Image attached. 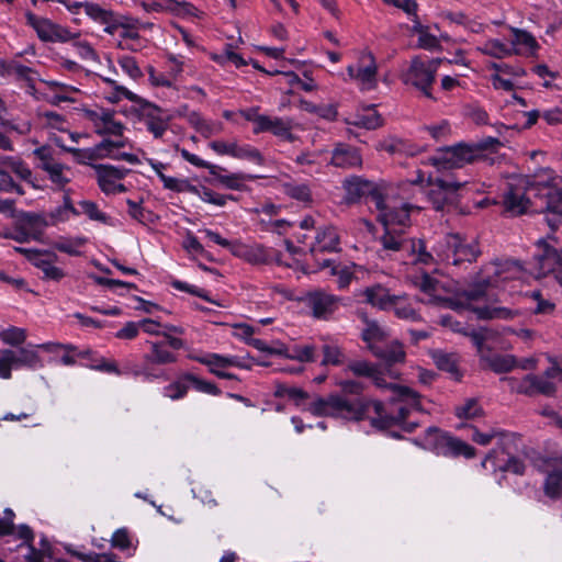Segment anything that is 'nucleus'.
<instances>
[{
	"instance_id": "obj_8",
	"label": "nucleus",
	"mask_w": 562,
	"mask_h": 562,
	"mask_svg": "<svg viewBox=\"0 0 562 562\" xmlns=\"http://www.w3.org/2000/svg\"><path fill=\"white\" fill-rule=\"evenodd\" d=\"M483 146L460 143L451 147H445L431 158L434 166L443 169L461 168L475 161L482 156Z\"/></svg>"
},
{
	"instance_id": "obj_25",
	"label": "nucleus",
	"mask_w": 562,
	"mask_h": 562,
	"mask_svg": "<svg viewBox=\"0 0 562 562\" xmlns=\"http://www.w3.org/2000/svg\"><path fill=\"white\" fill-rule=\"evenodd\" d=\"M304 300L317 318L326 317L336 308V297L323 291L308 292Z\"/></svg>"
},
{
	"instance_id": "obj_46",
	"label": "nucleus",
	"mask_w": 562,
	"mask_h": 562,
	"mask_svg": "<svg viewBox=\"0 0 562 562\" xmlns=\"http://www.w3.org/2000/svg\"><path fill=\"white\" fill-rule=\"evenodd\" d=\"M86 366L92 370L116 375L127 374L128 372L126 369H120L114 361H108L105 358L98 356L94 351Z\"/></svg>"
},
{
	"instance_id": "obj_30",
	"label": "nucleus",
	"mask_w": 562,
	"mask_h": 562,
	"mask_svg": "<svg viewBox=\"0 0 562 562\" xmlns=\"http://www.w3.org/2000/svg\"><path fill=\"white\" fill-rule=\"evenodd\" d=\"M364 301L380 310H391L392 303H396V295L381 284L367 288L362 293Z\"/></svg>"
},
{
	"instance_id": "obj_62",
	"label": "nucleus",
	"mask_w": 562,
	"mask_h": 562,
	"mask_svg": "<svg viewBox=\"0 0 562 562\" xmlns=\"http://www.w3.org/2000/svg\"><path fill=\"white\" fill-rule=\"evenodd\" d=\"M58 145L67 153L71 154L74 156V158L76 159L77 162L79 164H89L90 161L92 160H97L98 157H97V154L94 153V146L91 147V148H75V147H68V146H64V145H60L58 143Z\"/></svg>"
},
{
	"instance_id": "obj_41",
	"label": "nucleus",
	"mask_w": 562,
	"mask_h": 562,
	"mask_svg": "<svg viewBox=\"0 0 562 562\" xmlns=\"http://www.w3.org/2000/svg\"><path fill=\"white\" fill-rule=\"evenodd\" d=\"M151 351L145 355L144 359L149 363L167 364L177 360L176 355L170 352L162 342H149Z\"/></svg>"
},
{
	"instance_id": "obj_4",
	"label": "nucleus",
	"mask_w": 562,
	"mask_h": 562,
	"mask_svg": "<svg viewBox=\"0 0 562 562\" xmlns=\"http://www.w3.org/2000/svg\"><path fill=\"white\" fill-rule=\"evenodd\" d=\"M524 268L517 260L496 259L483 266L476 280L463 291L467 301L490 297L493 289L507 290V284L521 279Z\"/></svg>"
},
{
	"instance_id": "obj_63",
	"label": "nucleus",
	"mask_w": 562,
	"mask_h": 562,
	"mask_svg": "<svg viewBox=\"0 0 562 562\" xmlns=\"http://www.w3.org/2000/svg\"><path fill=\"white\" fill-rule=\"evenodd\" d=\"M79 206L81 209L80 214H86L90 220L106 223L108 222V215L99 210L98 205L88 200H83L79 202Z\"/></svg>"
},
{
	"instance_id": "obj_16",
	"label": "nucleus",
	"mask_w": 562,
	"mask_h": 562,
	"mask_svg": "<svg viewBox=\"0 0 562 562\" xmlns=\"http://www.w3.org/2000/svg\"><path fill=\"white\" fill-rule=\"evenodd\" d=\"M26 22L31 25L43 42H68L76 35L67 27L54 23L49 19L41 18L32 12L25 14Z\"/></svg>"
},
{
	"instance_id": "obj_29",
	"label": "nucleus",
	"mask_w": 562,
	"mask_h": 562,
	"mask_svg": "<svg viewBox=\"0 0 562 562\" xmlns=\"http://www.w3.org/2000/svg\"><path fill=\"white\" fill-rule=\"evenodd\" d=\"M345 121L348 125L366 130H375L382 125V119L374 109V105L363 108L362 110L350 114Z\"/></svg>"
},
{
	"instance_id": "obj_27",
	"label": "nucleus",
	"mask_w": 562,
	"mask_h": 562,
	"mask_svg": "<svg viewBox=\"0 0 562 562\" xmlns=\"http://www.w3.org/2000/svg\"><path fill=\"white\" fill-rule=\"evenodd\" d=\"M370 350L373 356L385 362L386 367H382L383 370L391 369L390 367L393 364L403 363L406 358L403 345L397 340L392 341L385 347L371 345Z\"/></svg>"
},
{
	"instance_id": "obj_39",
	"label": "nucleus",
	"mask_w": 562,
	"mask_h": 562,
	"mask_svg": "<svg viewBox=\"0 0 562 562\" xmlns=\"http://www.w3.org/2000/svg\"><path fill=\"white\" fill-rule=\"evenodd\" d=\"M457 243L458 234H448L441 237L434 246L435 256L432 255V257L435 261L431 265H434L437 260L449 263L451 255L450 250L451 248L456 247Z\"/></svg>"
},
{
	"instance_id": "obj_10",
	"label": "nucleus",
	"mask_w": 562,
	"mask_h": 562,
	"mask_svg": "<svg viewBox=\"0 0 562 562\" xmlns=\"http://www.w3.org/2000/svg\"><path fill=\"white\" fill-rule=\"evenodd\" d=\"M427 445L443 456H464L470 459L475 456V449L465 441L442 432L437 428L427 430Z\"/></svg>"
},
{
	"instance_id": "obj_55",
	"label": "nucleus",
	"mask_w": 562,
	"mask_h": 562,
	"mask_svg": "<svg viewBox=\"0 0 562 562\" xmlns=\"http://www.w3.org/2000/svg\"><path fill=\"white\" fill-rule=\"evenodd\" d=\"M234 158L249 160L257 165L263 164V158L260 151L247 144H237Z\"/></svg>"
},
{
	"instance_id": "obj_3",
	"label": "nucleus",
	"mask_w": 562,
	"mask_h": 562,
	"mask_svg": "<svg viewBox=\"0 0 562 562\" xmlns=\"http://www.w3.org/2000/svg\"><path fill=\"white\" fill-rule=\"evenodd\" d=\"M417 210L403 199L384 206L378 213V220L384 227L380 237L382 258H394L404 265L431 266L435 261L432 254L425 250L423 243L409 238L406 228L411 225L409 214Z\"/></svg>"
},
{
	"instance_id": "obj_2",
	"label": "nucleus",
	"mask_w": 562,
	"mask_h": 562,
	"mask_svg": "<svg viewBox=\"0 0 562 562\" xmlns=\"http://www.w3.org/2000/svg\"><path fill=\"white\" fill-rule=\"evenodd\" d=\"M504 206L513 215L546 213L548 225L557 227L562 222V177L543 169L533 176L513 178L504 195Z\"/></svg>"
},
{
	"instance_id": "obj_51",
	"label": "nucleus",
	"mask_w": 562,
	"mask_h": 562,
	"mask_svg": "<svg viewBox=\"0 0 562 562\" xmlns=\"http://www.w3.org/2000/svg\"><path fill=\"white\" fill-rule=\"evenodd\" d=\"M286 357L300 362H313L316 360V348L314 345L294 346L289 350Z\"/></svg>"
},
{
	"instance_id": "obj_26",
	"label": "nucleus",
	"mask_w": 562,
	"mask_h": 562,
	"mask_svg": "<svg viewBox=\"0 0 562 562\" xmlns=\"http://www.w3.org/2000/svg\"><path fill=\"white\" fill-rule=\"evenodd\" d=\"M193 360L209 368V371L221 379L236 380L237 376L234 373L226 372L225 370L231 368L228 356L220 353H205L202 356H192Z\"/></svg>"
},
{
	"instance_id": "obj_13",
	"label": "nucleus",
	"mask_w": 562,
	"mask_h": 562,
	"mask_svg": "<svg viewBox=\"0 0 562 562\" xmlns=\"http://www.w3.org/2000/svg\"><path fill=\"white\" fill-rule=\"evenodd\" d=\"M138 105L139 117L145 124L146 130L154 136V138H162L169 128L171 115L166 110L143 98L138 102Z\"/></svg>"
},
{
	"instance_id": "obj_43",
	"label": "nucleus",
	"mask_w": 562,
	"mask_h": 562,
	"mask_svg": "<svg viewBox=\"0 0 562 562\" xmlns=\"http://www.w3.org/2000/svg\"><path fill=\"white\" fill-rule=\"evenodd\" d=\"M475 313L481 319H512L519 314L517 310L503 306L479 307Z\"/></svg>"
},
{
	"instance_id": "obj_28",
	"label": "nucleus",
	"mask_w": 562,
	"mask_h": 562,
	"mask_svg": "<svg viewBox=\"0 0 562 562\" xmlns=\"http://www.w3.org/2000/svg\"><path fill=\"white\" fill-rule=\"evenodd\" d=\"M491 468L494 471L512 472L514 474L521 475L525 473L524 462L515 457H509L507 460H499L495 450L491 451L485 459L482 461L484 469Z\"/></svg>"
},
{
	"instance_id": "obj_59",
	"label": "nucleus",
	"mask_w": 562,
	"mask_h": 562,
	"mask_svg": "<svg viewBox=\"0 0 562 562\" xmlns=\"http://www.w3.org/2000/svg\"><path fill=\"white\" fill-rule=\"evenodd\" d=\"M0 338L4 344L19 346L25 341L26 331L23 328L11 326L0 333Z\"/></svg>"
},
{
	"instance_id": "obj_18",
	"label": "nucleus",
	"mask_w": 562,
	"mask_h": 562,
	"mask_svg": "<svg viewBox=\"0 0 562 562\" xmlns=\"http://www.w3.org/2000/svg\"><path fill=\"white\" fill-rule=\"evenodd\" d=\"M232 254L251 265H268L273 261L280 262V254L273 248L261 244H244L235 241L232 246Z\"/></svg>"
},
{
	"instance_id": "obj_15",
	"label": "nucleus",
	"mask_w": 562,
	"mask_h": 562,
	"mask_svg": "<svg viewBox=\"0 0 562 562\" xmlns=\"http://www.w3.org/2000/svg\"><path fill=\"white\" fill-rule=\"evenodd\" d=\"M40 364L37 352L29 348L4 349L0 353V378L10 379L11 370L22 367L36 368Z\"/></svg>"
},
{
	"instance_id": "obj_38",
	"label": "nucleus",
	"mask_w": 562,
	"mask_h": 562,
	"mask_svg": "<svg viewBox=\"0 0 562 562\" xmlns=\"http://www.w3.org/2000/svg\"><path fill=\"white\" fill-rule=\"evenodd\" d=\"M87 238L83 236L65 237L60 236L52 243L54 249L65 252L69 256H80V248L85 246Z\"/></svg>"
},
{
	"instance_id": "obj_23",
	"label": "nucleus",
	"mask_w": 562,
	"mask_h": 562,
	"mask_svg": "<svg viewBox=\"0 0 562 562\" xmlns=\"http://www.w3.org/2000/svg\"><path fill=\"white\" fill-rule=\"evenodd\" d=\"M464 183L436 178L429 180V189L426 191L429 200L437 210H440L449 200V195L460 190Z\"/></svg>"
},
{
	"instance_id": "obj_50",
	"label": "nucleus",
	"mask_w": 562,
	"mask_h": 562,
	"mask_svg": "<svg viewBox=\"0 0 562 562\" xmlns=\"http://www.w3.org/2000/svg\"><path fill=\"white\" fill-rule=\"evenodd\" d=\"M83 12L94 22L100 24L112 21V11L93 2H87V4H83Z\"/></svg>"
},
{
	"instance_id": "obj_7",
	"label": "nucleus",
	"mask_w": 562,
	"mask_h": 562,
	"mask_svg": "<svg viewBox=\"0 0 562 562\" xmlns=\"http://www.w3.org/2000/svg\"><path fill=\"white\" fill-rule=\"evenodd\" d=\"M440 63L441 60L438 58L414 57L402 76L404 83L414 86L426 98L434 99L431 87Z\"/></svg>"
},
{
	"instance_id": "obj_47",
	"label": "nucleus",
	"mask_w": 562,
	"mask_h": 562,
	"mask_svg": "<svg viewBox=\"0 0 562 562\" xmlns=\"http://www.w3.org/2000/svg\"><path fill=\"white\" fill-rule=\"evenodd\" d=\"M361 336L370 348L371 345H376V342L384 340L387 337V330L378 322L368 321Z\"/></svg>"
},
{
	"instance_id": "obj_31",
	"label": "nucleus",
	"mask_w": 562,
	"mask_h": 562,
	"mask_svg": "<svg viewBox=\"0 0 562 562\" xmlns=\"http://www.w3.org/2000/svg\"><path fill=\"white\" fill-rule=\"evenodd\" d=\"M339 247V236L331 226L319 228L315 236V243L311 246V251H336Z\"/></svg>"
},
{
	"instance_id": "obj_20",
	"label": "nucleus",
	"mask_w": 562,
	"mask_h": 562,
	"mask_svg": "<svg viewBox=\"0 0 562 562\" xmlns=\"http://www.w3.org/2000/svg\"><path fill=\"white\" fill-rule=\"evenodd\" d=\"M97 182L100 190L106 194H117L125 192L126 187L121 180L130 172L126 168H119L111 165H94Z\"/></svg>"
},
{
	"instance_id": "obj_36",
	"label": "nucleus",
	"mask_w": 562,
	"mask_h": 562,
	"mask_svg": "<svg viewBox=\"0 0 562 562\" xmlns=\"http://www.w3.org/2000/svg\"><path fill=\"white\" fill-rule=\"evenodd\" d=\"M450 255V265L458 266L461 262L474 261L479 255L480 250L475 244H467L463 239L458 235V243L456 247L451 248Z\"/></svg>"
},
{
	"instance_id": "obj_21",
	"label": "nucleus",
	"mask_w": 562,
	"mask_h": 562,
	"mask_svg": "<svg viewBox=\"0 0 562 562\" xmlns=\"http://www.w3.org/2000/svg\"><path fill=\"white\" fill-rule=\"evenodd\" d=\"M128 144V139L124 136L119 137L117 139L104 138L99 144L94 145V153L97 154L98 159H114V160H124L132 165L139 164V159L136 155L130 153L120 151L121 148H124Z\"/></svg>"
},
{
	"instance_id": "obj_6",
	"label": "nucleus",
	"mask_w": 562,
	"mask_h": 562,
	"mask_svg": "<svg viewBox=\"0 0 562 562\" xmlns=\"http://www.w3.org/2000/svg\"><path fill=\"white\" fill-rule=\"evenodd\" d=\"M33 155L36 159V168L46 173L54 190L64 193L70 191L67 186L72 179L71 168L59 160L57 151L52 146L37 147L33 150Z\"/></svg>"
},
{
	"instance_id": "obj_40",
	"label": "nucleus",
	"mask_w": 562,
	"mask_h": 562,
	"mask_svg": "<svg viewBox=\"0 0 562 562\" xmlns=\"http://www.w3.org/2000/svg\"><path fill=\"white\" fill-rule=\"evenodd\" d=\"M477 49L484 55L498 59L512 56L515 52L514 47H510L496 38L486 41L479 46Z\"/></svg>"
},
{
	"instance_id": "obj_54",
	"label": "nucleus",
	"mask_w": 562,
	"mask_h": 562,
	"mask_svg": "<svg viewBox=\"0 0 562 562\" xmlns=\"http://www.w3.org/2000/svg\"><path fill=\"white\" fill-rule=\"evenodd\" d=\"M117 64L131 79L138 80L143 77V71L133 56L121 55L117 57Z\"/></svg>"
},
{
	"instance_id": "obj_49",
	"label": "nucleus",
	"mask_w": 562,
	"mask_h": 562,
	"mask_svg": "<svg viewBox=\"0 0 562 562\" xmlns=\"http://www.w3.org/2000/svg\"><path fill=\"white\" fill-rule=\"evenodd\" d=\"M486 364L496 373H505L514 368L515 361L512 356L494 355L485 358Z\"/></svg>"
},
{
	"instance_id": "obj_9",
	"label": "nucleus",
	"mask_w": 562,
	"mask_h": 562,
	"mask_svg": "<svg viewBox=\"0 0 562 562\" xmlns=\"http://www.w3.org/2000/svg\"><path fill=\"white\" fill-rule=\"evenodd\" d=\"M557 375L562 379V367H552L542 375L527 374L520 380L510 379V385L516 392L527 395H551L555 390L552 379Z\"/></svg>"
},
{
	"instance_id": "obj_34",
	"label": "nucleus",
	"mask_w": 562,
	"mask_h": 562,
	"mask_svg": "<svg viewBox=\"0 0 562 562\" xmlns=\"http://www.w3.org/2000/svg\"><path fill=\"white\" fill-rule=\"evenodd\" d=\"M14 173L22 180H30L32 171L20 158L12 156H0V176Z\"/></svg>"
},
{
	"instance_id": "obj_45",
	"label": "nucleus",
	"mask_w": 562,
	"mask_h": 562,
	"mask_svg": "<svg viewBox=\"0 0 562 562\" xmlns=\"http://www.w3.org/2000/svg\"><path fill=\"white\" fill-rule=\"evenodd\" d=\"M454 414L460 419H476L483 416L484 411L476 400L468 398L456 406Z\"/></svg>"
},
{
	"instance_id": "obj_5",
	"label": "nucleus",
	"mask_w": 562,
	"mask_h": 562,
	"mask_svg": "<svg viewBox=\"0 0 562 562\" xmlns=\"http://www.w3.org/2000/svg\"><path fill=\"white\" fill-rule=\"evenodd\" d=\"M342 187L346 192L345 201L347 203H355L361 199H367L374 204L378 213L381 212L384 206H389L391 203L400 200L395 195V189L391 184L374 183L356 176L346 179Z\"/></svg>"
},
{
	"instance_id": "obj_22",
	"label": "nucleus",
	"mask_w": 562,
	"mask_h": 562,
	"mask_svg": "<svg viewBox=\"0 0 562 562\" xmlns=\"http://www.w3.org/2000/svg\"><path fill=\"white\" fill-rule=\"evenodd\" d=\"M143 9L148 12L171 13L176 16H192L196 14L198 9L187 1L177 0H150L142 3Z\"/></svg>"
},
{
	"instance_id": "obj_42",
	"label": "nucleus",
	"mask_w": 562,
	"mask_h": 562,
	"mask_svg": "<svg viewBox=\"0 0 562 562\" xmlns=\"http://www.w3.org/2000/svg\"><path fill=\"white\" fill-rule=\"evenodd\" d=\"M323 352V366H342L347 364V356L344 349L336 344H325L322 347Z\"/></svg>"
},
{
	"instance_id": "obj_52",
	"label": "nucleus",
	"mask_w": 562,
	"mask_h": 562,
	"mask_svg": "<svg viewBox=\"0 0 562 562\" xmlns=\"http://www.w3.org/2000/svg\"><path fill=\"white\" fill-rule=\"evenodd\" d=\"M47 222V215L42 216L38 214L29 213L24 217V225L30 232H32V237L34 239H37L43 229L49 226Z\"/></svg>"
},
{
	"instance_id": "obj_32",
	"label": "nucleus",
	"mask_w": 562,
	"mask_h": 562,
	"mask_svg": "<svg viewBox=\"0 0 562 562\" xmlns=\"http://www.w3.org/2000/svg\"><path fill=\"white\" fill-rule=\"evenodd\" d=\"M80 212L74 206L70 191H66L63 195V204L47 213L49 226H56L70 220L71 216H78Z\"/></svg>"
},
{
	"instance_id": "obj_33",
	"label": "nucleus",
	"mask_w": 562,
	"mask_h": 562,
	"mask_svg": "<svg viewBox=\"0 0 562 562\" xmlns=\"http://www.w3.org/2000/svg\"><path fill=\"white\" fill-rule=\"evenodd\" d=\"M544 493L551 498H557L562 493V459L548 464V476L544 483Z\"/></svg>"
},
{
	"instance_id": "obj_56",
	"label": "nucleus",
	"mask_w": 562,
	"mask_h": 562,
	"mask_svg": "<svg viewBox=\"0 0 562 562\" xmlns=\"http://www.w3.org/2000/svg\"><path fill=\"white\" fill-rule=\"evenodd\" d=\"M139 323V329L148 335L154 336H162L164 331L166 329L172 330L175 333H178L179 329L176 326H169V325H162L157 321H154L151 318H144L138 322Z\"/></svg>"
},
{
	"instance_id": "obj_44",
	"label": "nucleus",
	"mask_w": 562,
	"mask_h": 562,
	"mask_svg": "<svg viewBox=\"0 0 562 562\" xmlns=\"http://www.w3.org/2000/svg\"><path fill=\"white\" fill-rule=\"evenodd\" d=\"M431 358L437 368L451 374H458L459 358L456 353H448L441 350H435Z\"/></svg>"
},
{
	"instance_id": "obj_19",
	"label": "nucleus",
	"mask_w": 562,
	"mask_h": 562,
	"mask_svg": "<svg viewBox=\"0 0 562 562\" xmlns=\"http://www.w3.org/2000/svg\"><path fill=\"white\" fill-rule=\"evenodd\" d=\"M15 251L23 254L36 268L43 272V279L55 282L60 281L65 276V271L55 265L57 256L54 252H42L36 249H26L15 247Z\"/></svg>"
},
{
	"instance_id": "obj_61",
	"label": "nucleus",
	"mask_w": 562,
	"mask_h": 562,
	"mask_svg": "<svg viewBox=\"0 0 562 562\" xmlns=\"http://www.w3.org/2000/svg\"><path fill=\"white\" fill-rule=\"evenodd\" d=\"M379 149L385 150L390 154H396V153H405L407 155H415L416 150L408 148L407 144L397 138H390L386 140H383L379 145Z\"/></svg>"
},
{
	"instance_id": "obj_12",
	"label": "nucleus",
	"mask_w": 562,
	"mask_h": 562,
	"mask_svg": "<svg viewBox=\"0 0 562 562\" xmlns=\"http://www.w3.org/2000/svg\"><path fill=\"white\" fill-rule=\"evenodd\" d=\"M348 76L361 90L370 91L378 85V67L374 56L369 52H362L356 64L347 67Z\"/></svg>"
},
{
	"instance_id": "obj_1",
	"label": "nucleus",
	"mask_w": 562,
	"mask_h": 562,
	"mask_svg": "<svg viewBox=\"0 0 562 562\" xmlns=\"http://www.w3.org/2000/svg\"><path fill=\"white\" fill-rule=\"evenodd\" d=\"M315 416H330L346 420L370 418L373 427L387 429L394 426L412 432L416 422H407L413 412L422 411L419 395L414 390L403 386H392V396L385 406L382 402L363 397H347L342 394H330L317 397L304 408Z\"/></svg>"
},
{
	"instance_id": "obj_58",
	"label": "nucleus",
	"mask_w": 562,
	"mask_h": 562,
	"mask_svg": "<svg viewBox=\"0 0 562 562\" xmlns=\"http://www.w3.org/2000/svg\"><path fill=\"white\" fill-rule=\"evenodd\" d=\"M38 117L44 125H46L50 128H55L57 131H65L67 127V121L65 120V117L61 114H59L57 112H53V111L38 112Z\"/></svg>"
},
{
	"instance_id": "obj_11",
	"label": "nucleus",
	"mask_w": 562,
	"mask_h": 562,
	"mask_svg": "<svg viewBox=\"0 0 562 562\" xmlns=\"http://www.w3.org/2000/svg\"><path fill=\"white\" fill-rule=\"evenodd\" d=\"M539 252L535 256V274L537 278L553 276L562 284V248L547 241L539 243Z\"/></svg>"
},
{
	"instance_id": "obj_24",
	"label": "nucleus",
	"mask_w": 562,
	"mask_h": 562,
	"mask_svg": "<svg viewBox=\"0 0 562 562\" xmlns=\"http://www.w3.org/2000/svg\"><path fill=\"white\" fill-rule=\"evenodd\" d=\"M330 164L337 168H355L362 165V157L358 148L339 143L333 150Z\"/></svg>"
},
{
	"instance_id": "obj_48",
	"label": "nucleus",
	"mask_w": 562,
	"mask_h": 562,
	"mask_svg": "<svg viewBox=\"0 0 562 562\" xmlns=\"http://www.w3.org/2000/svg\"><path fill=\"white\" fill-rule=\"evenodd\" d=\"M257 176L244 172H235L218 177V183L229 190L243 191L246 189L245 182L255 180Z\"/></svg>"
},
{
	"instance_id": "obj_57",
	"label": "nucleus",
	"mask_w": 562,
	"mask_h": 562,
	"mask_svg": "<svg viewBox=\"0 0 562 562\" xmlns=\"http://www.w3.org/2000/svg\"><path fill=\"white\" fill-rule=\"evenodd\" d=\"M488 68L493 69L494 74H501L503 77L521 78L526 75V70L519 65L491 63Z\"/></svg>"
},
{
	"instance_id": "obj_35",
	"label": "nucleus",
	"mask_w": 562,
	"mask_h": 562,
	"mask_svg": "<svg viewBox=\"0 0 562 562\" xmlns=\"http://www.w3.org/2000/svg\"><path fill=\"white\" fill-rule=\"evenodd\" d=\"M512 33L514 34V40L512 42L515 48L514 54L525 53L528 55H535L539 48V45L533 35L525 30H520L517 27H510Z\"/></svg>"
},
{
	"instance_id": "obj_14",
	"label": "nucleus",
	"mask_w": 562,
	"mask_h": 562,
	"mask_svg": "<svg viewBox=\"0 0 562 562\" xmlns=\"http://www.w3.org/2000/svg\"><path fill=\"white\" fill-rule=\"evenodd\" d=\"M346 372H351L359 378H369L373 384L379 389H387L392 392V386L395 383H387L384 379L386 374L391 379H397L398 372L393 369H382V366L369 362L367 360H350L345 369Z\"/></svg>"
},
{
	"instance_id": "obj_53",
	"label": "nucleus",
	"mask_w": 562,
	"mask_h": 562,
	"mask_svg": "<svg viewBox=\"0 0 562 562\" xmlns=\"http://www.w3.org/2000/svg\"><path fill=\"white\" fill-rule=\"evenodd\" d=\"M391 310L398 318L406 321H418L417 312L405 301L404 296L396 295V303H392Z\"/></svg>"
},
{
	"instance_id": "obj_37",
	"label": "nucleus",
	"mask_w": 562,
	"mask_h": 562,
	"mask_svg": "<svg viewBox=\"0 0 562 562\" xmlns=\"http://www.w3.org/2000/svg\"><path fill=\"white\" fill-rule=\"evenodd\" d=\"M292 124L290 120H284L281 117H272L267 115L266 123L261 126V133L271 132L273 135L278 137H282L288 139L289 142L294 140V136L291 133Z\"/></svg>"
},
{
	"instance_id": "obj_60",
	"label": "nucleus",
	"mask_w": 562,
	"mask_h": 562,
	"mask_svg": "<svg viewBox=\"0 0 562 562\" xmlns=\"http://www.w3.org/2000/svg\"><path fill=\"white\" fill-rule=\"evenodd\" d=\"M183 379L191 382L193 387L199 392L206 393L210 395H215V396L221 394V390L212 382L200 379L190 373L186 374L183 376Z\"/></svg>"
},
{
	"instance_id": "obj_64",
	"label": "nucleus",
	"mask_w": 562,
	"mask_h": 562,
	"mask_svg": "<svg viewBox=\"0 0 562 562\" xmlns=\"http://www.w3.org/2000/svg\"><path fill=\"white\" fill-rule=\"evenodd\" d=\"M530 297L536 303V306L532 308L535 314L549 315L553 313L555 304L547 299H543L539 291H532Z\"/></svg>"
},
{
	"instance_id": "obj_17",
	"label": "nucleus",
	"mask_w": 562,
	"mask_h": 562,
	"mask_svg": "<svg viewBox=\"0 0 562 562\" xmlns=\"http://www.w3.org/2000/svg\"><path fill=\"white\" fill-rule=\"evenodd\" d=\"M85 117L92 124L98 135L123 136L125 126L121 121L116 120L113 110L103 108L86 110Z\"/></svg>"
}]
</instances>
